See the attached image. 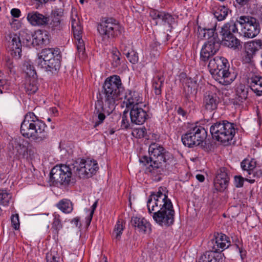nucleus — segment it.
Here are the masks:
<instances>
[{
    "label": "nucleus",
    "instance_id": "nucleus-1",
    "mask_svg": "<svg viewBox=\"0 0 262 262\" xmlns=\"http://www.w3.org/2000/svg\"><path fill=\"white\" fill-rule=\"evenodd\" d=\"M166 188L160 187L157 192H152L147 202L148 212L154 221L161 226L169 227L173 224L175 211L166 193Z\"/></svg>",
    "mask_w": 262,
    "mask_h": 262
},
{
    "label": "nucleus",
    "instance_id": "nucleus-2",
    "mask_svg": "<svg viewBox=\"0 0 262 262\" xmlns=\"http://www.w3.org/2000/svg\"><path fill=\"white\" fill-rule=\"evenodd\" d=\"M149 156H143L140 158V162L146 167L147 173H154L168 169L173 160L171 154L161 145L153 142L148 148Z\"/></svg>",
    "mask_w": 262,
    "mask_h": 262
},
{
    "label": "nucleus",
    "instance_id": "nucleus-3",
    "mask_svg": "<svg viewBox=\"0 0 262 262\" xmlns=\"http://www.w3.org/2000/svg\"><path fill=\"white\" fill-rule=\"evenodd\" d=\"M208 67L212 77L224 85L230 84L237 76L236 73L229 71V63L222 56H217L210 59Z\"/></svg>",
    "mask_w": 262,
    "mask_h": 262
},
{
    "label": "nucleus",
    "instance_id": "nucleus-4",
    "mask_svg": "<svg viewBox=\"0 0 262 262\" xmlns=\"http://www.w3.org/2000/svg\"><path fill=\"white\" fill-rule=\"evenodd\" d=\"M124 91V87L119 76L113 75L107 78L102 91L105 103L112 108L115 107L116 102L121 99L120 96Z\"/></svg>",
    "mask_w": 262,
    "mask_h": 262
},
{
    "label": "nucleus",
    "instance_id": "nucleus-5",
    "mask_svg": "<svg viewBox=\"0 0 262 262\" xmlns=\"http://www.w3.org/2000/svg\"><path fill=\"white\" fill-rule=\"evenodd\" d=\"M123 28L118 21L112 17L103 19L97 26V30L105 45L110 44L112 40L122 33Z\"/></svg>",
    "mask_w": 262,
    "mask_h": 262
},
{
    "label": "nucleus",
    "instance_id": "nucleus-6",
    "mask_svg": "<svg viewBox=\"0 0 262 262\" xmlns=\"http://www.w3.org/2000/svg\"><path fill=\"white\" fill-rule=\"evenodd\" d=\"M234 123L227 120L219 121L213 124L210 132L212 138L223 144H228L231 141L236 132Z\"/></svg>",
    "mask_w": 262,
    "mask_h": 262
},
{
    "label": "nucleus",
    "instance_id": "nucleus-7",
    "mask_svg": "<svg viewBox=\"0 0 262 262\" xmlns=\"http://www.w3.org/2000/svg\"><path fill=\"white\" fill-rule=\"evenodd\" d=\"M72 164L56 165L51 170L50 180L53 185L67 186L74 183Z\"/></svg>",
    "mask_w": 262,
    "mask_h": 262
},
{
    "label": "nucleus",
    "instance_id": "nucleus-8",
    "mask_svg": "<svg viewBox=\"0 0 262 262\" xmlns=\"http://www.w3.org/2000/svg\"><path fill=\"white\" fill-rule=\"evenodd\" d=\"M33 34L27 30L20 31L19 35L13 33L10 35V47L11 54L16 59H19L21 56L22 43L26 46L32 44Z\"/></svg>",
    "mask_w": 262,
    "mask_h": 262
},
{
    "label": "nucleus",
    "instance_id": "nucleus-9",
    "mask_svg": "<svg viewBox=\"0 0 262 262\" xmlns=\"http://www.w3.org/2000/svg\"><path fill=\"white\" fill-rule=\"evenodd\" d=\"M71 164L73 174L80 179L91 177L99 169L98 164L95 160L78 159Z\"/></svg>",
    "mask_w": 262,
    "mask_h": 262
},
{
    "label": "nucleus",
    "instance_id": "nucleus-10",
    "mask_svg": "<svg viewBox=\"0 0 262 262\" xmlns=\"http://www.w3.org/2000/svg\"><path fill=\"white\" fill-rule=\"evenodd\" d=\"M207 134L206 129L201 126L190 127L181 137L183 144L188 147L197 146L202 144L206 139Z\"/></svg>",
    "mask_w": 262,
    "mask_h": 262
},
{
    "label": "nucleus",
    "instance_id": "nucleus-11",
    "mask_svg": "<svg viewBox=\"0 0 262 262\" xmlns=\"http://www.w3.org/2000/svg\"><path fill=\"white\" fill-rule=\"evenodd\" d=\"M236 21L241 26V33L247 38H253L260 32L259 22L256 18L251 16H241Z\"/></svg>",
    "mask_w": 262,
    "mask_h": 262
},
{
    "label": "nucleus",
    "instance_id": "nucleus-12",
    "mask_svg": "<svg viewBox=\"0 0 262 262\" xmlns=\"http://www.w3.org/2000/svg\"><path fill=\"white\" fill-rule=\"evenodd\" d=\"M180 81L182 85L183 95L185 99V105L193 108L194 104L191 99L197 93L198 83L195 78L188 77L185 73L180 75Z\"/></svg>",
    "mask_w": 262,
    "mask_h": 262
},
{
    "label": "nucleus",
    "instance_id": "nucleus-13",
    "mask_svg": "<svg viewBox=\"0 0 262 262\" xmlns=\"http://www.w3.org/2000/svg\"><path fill=\"white\" fill-rule=\"evenodd\" d=\"M220 91L215 87L211 88L204 94L203 106L207 111L216 110L220 102Z\"/></svg>",
    "mask_w": 262,
    "mask_h": 262
},
{
    "label": "nucleus",
    "instance_id": "nucleus-14",
    "mask_svg": "<svg viewBox=\"0 0 262 262\" xmlns=\"http://www.w3.org/2000/svg\"><path fill=\"white\" fill-rule=\"evenodd\" d=\"M220 42L217 41L214 37H211L203 46L200 52V59L202 61L206 62L211 59L219 50Z\"/></svg>",
    "mask_w": 262,
    "mask_h": 262
},
{
    "label": "nucleus",
    "instance_id": "nucleus-15",
    "mask_svg": "<svg viewBox=\"0 0 262 262\" xmlns=\"http://www.w3.org/2000/svg\"><path fill=\"white\" fill-rule=\"evenodd\" d=\"M230 245L229 237L222 233H214L213 238L208 242L209 250L221 252Z\"/></svg>",
    "mask_w": 262,
    "mask_h": 262
},
{
    "label": "nucleus",
    "instance_id": "nucleus-16",
    "mask_svg": "<svg viewBox=\"0 0 262 262\" xmlns=\"http://www.w3.org/2000/svg\"><path fill=\"white\" fill-rule=\"evenodd\" d=\"M33 127V132L30 133V139H31L35 143H40L48 140L49 135L46 130L47 125L37 116Z\"/></svg>",
    "mask_w": 262,
    "mask_h": 262
},
{
    "label": "nucleus",
    "instance_id": "nucleus-17",
    "mask_svg": "<svg viewBox=\"0 0 262 262\" xmlns=\"http://www.w3.org/2000/svg\"><path fill=\"white\" fill-rule=\"evenodd\" d=\"M95 110L93 112V120L94 121V127H96L103 123L107 116H108L114 110L108 105V108L104 107L102 100H98L95 102Z\"/></svg>",
    "mask_w": 262,
    "mask_h": 262
},
{
    "label": "nucleus",
    "instance_id": "nucleus-18",
    "mask_svg": "<svg viewBox=\"0 0 262 262\" xmlns=\"http://www.w3.org/2000/svg\"><path fill=\"white\" fill-rule=\"evenodd\" d=\"M244 48L245 54L243 57V61L249 63L252 61L256 52L262 49V41L258 39L247 42L245 44Z\"/></svg>",
    "mask_w": 262,
    "mask_h": 262
},
{
    "label": "nucleus",
    "instance_id": "nucleus-19",
    "mask_svg": "<svg viewBox=\"0 0 262 262\" xmlns=\"http://www.w3.org/2000/svg\"><path fill=\"white\" fill-rule=\"evenodd\" d=\"M27 19L32 26L42 28L48 26L50 21L49 16L35 11L27 14Z\"/></svg>",
    "mask_w": 262,
    "mask_h": 262
},
{
    "label": "nucleus",
    "instance_id": "nucleus-20",
    "mask_svg": "<svg viewBox=\"0 0 262 262\" xmlns=\"http://www.w3.org/2000/svg\"><path fill=\"white\" fill-rule=\"evenodd\" d=\"M230 180L228 170L225 167H221L217 171L214 180L215 189L218 191H223L228 187Z\"/></svg>",
    "mask_w": 262,
    "mask_h": 262
},
{
    "label": "nucleus",
    "instance_id": "nucleus-21",
    "mask_svg": "<svg viewBox=\"0 0 262 262\" xmlns=\"http://www.w3.org/2000/svg\"><path fill=\"white\" fill-rule=\"evenodd\" d=\"M35 119L36 116L32 112H29L25 115L20 128V133L24 137L30 139V133L33 132L32 129Z\"/></svg>",
    "mask_w": 262,
    "mask_h": 262
},
{
    "label": "nucleus",
    "instance_id": "nucleus-22",
    "mask_svg": "<svg viewBox=\"0 0 262 262\" xmlns=\"http://www.w3.org/2000/svg\"><path fill=\"white\" fill-rule=\"evenodd\" d=\"M60 50L58 48H46L43 49L38 55V58L36 59V63L39 67L43 63L51 61L53 59L56 58L57 56H61Z\"/></svg>",
    "mask_w": 262,
    "mask_h": 262
},
{
    "label": "nucleus",
    "instance_id": "nucleus-23",
    "mask_svg": "<svg viewBox=\"0 0 262 262\" xmlns=\"http://www.w3.org/2000/svg\"><path fill=\"white\" fill-rule=\"evenodd\" d=\"M129 114L131 122L138 125L143 124L148 118L146 112L136 105L131 108Z\"/></svg>",
    "mask_w": 262,
    "mask_h": 262
},
{
    "label": "nucleus",
    "instance_id": "nucleus-24",
    "mask_svg": "<svg viewBox=\"0 0 262 262\" xmlns=\"http://www.w3.org/2000/svg\"><path fill=\"white\" fill-rule=\"evenodd\" d=\"M142 98L138 92L128 90L124 96V103L126 104L127 108L131 107L141 103Z\"/></svg>",
    "mask_w": 262,
    "mask_h": 262
},
{
    "label": "nucleus",
    "instance_id": "nucleus-25",
    "mask_svg": "<svg viewBox=\"0 0 262 262\" xmlns=\"http://www.w3.org/2000/svg\"><path fill=\"white\" fill-rule=\"evenodd\" d=\"M224 256L221 252L209 249L200 257L198 262H223Z\"/></svg>",
    "mask_w": 262,
    "mask_h": 262
},
{
    "label": "nucleus",
    "instance_id": "nucleus-26",
    "mask_svg": "<svg viewBox=\"0 0 262 262\" xmlns=\"http://www.w3.org/2000/svg\"><path fill=\"white\" fill-rule=\"evenodd\" d=\"M248 84L251 90L257 96H262V77L252 75L248 79Z\"/></svg>",
    "mask_w": 262,
    "mask_h": 262
},
{
    "label": "nucleus",
    "instance_id": "nucleus-27",
    "mask_svg": "<svg viewBox=\"0 0 262 262\" xmlns=\"http://www.w3.org/2000/svg\"><path fill=\"white\" fill-rule=\"evenodd\" d=\"M61 55L57 56L56 58L53 59L51 61L47 62H43L41 66L38 67L43 69L47 72L52 74L56 73L60 69L61 66Z\"/></svg>",
    "mask_w": 262,
    "mask_h": 262
},
{
    "label": "nucleus",
    "instance_id": "nucleus-28",
    "mask_svg": "<svg viewBox=\"0 0 262 262\" xmlns=\"http://www.w3.org/2000/svg\"><path fill=\"white\" fill-rule=\"evenodd\" d=\"M131 225L139 232L146 233L147 229L150 230V224L144 217L133 216L130 220Z\"/></svg>",
    "mask_w": 262,
    "mask_h": 262
},
{
    "label": "nucleus",
    "instance_id": "nucleus-29",
    "mask_svg": "<svg viewBox=\"0 0 262 262\" xmlns=\"http://www.w3.org/2000/svg\"><path fill=\"white\" fill-rule=\"evenodd\" d=\"M236 23V20H230L223 25L220 32L222 39L229 38V37L234 35V33L238 32Z\"/></svg>",
    "mask_w": 262,
    "mask_h": 262
},
{
    "label": "nucleus",
    "instance_id": "nucleus-30",
    "mask_svg": "<svg viewBox=\"0 0 262 262\" xmlns=\"http://www.w3.org/2000/svg\"><path fill=\"white\" fill-rule=\"evenodd\" d=\"M74 37L76 40L77 52L80 57L83 58L85 53V46L83 40L82 39V27H78L73 30Z\"/></svg>",
    "mask_w": 262,
    "mask_h": 262
},
{
    "label": "nucleus",
    "instance_id": "nucleus-31",
    "mask_svg": "<svg viewBox=\"0 0 262 262\" xmlns=\"http://www.w3.org/2000/svg\"><path fill=\"white\" fill-rule=\"evenodd\" d=\"M50 35L45 30H38L34 32L32 44L34 46L47 45L49 42Z\"/></svg>",
    "mask_w": 262,
    "mask_h": 262
},
{
    "label": "nucleus",
    "instance_id": "nucleus-32",
    "mask_svg": "<svg viewBox=\"0 0 262 262\" xmlns=\"http://www.w3.org/2000/svg\"><path fill=\"white\" fill-rule=\"evenodd\" d=\"M165 77L163 73L161 72H157L152 80V88L156 95H160L162 93V88L163 86Z\"/></svg>",
    "mask_w": 262,
    "mask_h": 262
},
{
    "label": "nucleus",
    "instance_id": "nucleus-33",
    "mask_svg": "<svg viewBox=\"0 0 262 262\" xmlns=\"http://www.w3.org/2000/svg\"><path fill=\"white\" fill-rule=\"evenodd\" d=\"M150 16L154 19H160L165 24L170 26L174 22V17L170 14L165 12H161L156 10H151L150 11Z\"/></svg>",
    "mask_w": 262,
    "mask_h": 262
},
{
    "label": "nucleus",
    "instance_id": "nucleus-34",
    "mask_svg": "<svg viewBox=\"0 0 262 262\" xmlns=\"http://www.w3.org/2000/svg\"><path fill=\"white\" fill-rule=\"evenodd\" d=\"M249 87L243 84H239L236 89V96L237 100L233 103L234 105H239V102H243L248 98Z\"/></svg>",
    "mask_w": 262,
    "mask_h": 262
},
{
    "label": "nucleus",
    "instance_id": "nucleus-35",
    "mask_svg": "<svg viewBox=\"0 0 262 262\" xmlns=\"http://www.w3.org/2000/svg\"><path fill=\"white\" fill-rule=\"evenodd\" d=\"M213 15L218 21L225 20L231 10L225 6H215L212 10Z\"/></svg>",
    "mask_w": 262,
    "mask_h": 262
},
{
    "label": "nucleus",
    "instance_id": "nucleus-36",
    "mask_svg": "<svg viewBox=\"0 0 262 262\" xmlns=\"http://www.w3.org/2000/svg\"><path fill=\"white\" fill-rule=\"evenodd\" d=\"M256 166V161L254 159H245L241 163V166L243 170L246 171L248 175L251 176L253 170Z\"/></svg>",
    "mask_w": 262,
    "mask_h": 262
},
{
    "label": "nucleus",
    "instance_id": "nucleus-37",
    "mask_svg": "<svg viewBox=\"0 0 262 262\" xmlns=\"http://www.w3.org/2000/svg\"><path fill=\"white\" fill-rule=\"evenodd\" d=\"M56 206L62 212L68 214L72 212L73 210V205L72 202L67 199H63L60 200Z\"/></svg>",
    "mask_w": 262,
    "mask_h": 262
},
{
    "label": "nucleus",
    "instance_id": "nucleus-38",
    "mask_svg": "<svg viewBox=\"0 0 262 262\" xmlns=\"http://www.w3.org/2000/svg\"><path fill=\"white\" fill-rule=\"evenodd\" d=\"M54 217L53 222L51 224V230L53 233L56 235H58L59 231L63 228V224L59 214L54 212L53 214Z\"/></svg>",
    "mask_w": 262,
    "mask_h": 262
},
{
    "label": "nucleus",
    "instance_id": "nucleus-39",
    "mask_svg": "<svg viewBox=\"0 0 262 262\" xmlns=\"http://www.w3.org/2000/svg\"><path fill=\"white\" fill-rule=\"evenodd\" d=\"M222 39L224 45L230 48L239 49V48L242 47L240 40L234 35L231 36L229 38H222Z\"/></svg>",
    "mask_w": 262,
    "mask_h": 262
},
{
    "label": "nucleus",
    "instance_id": "nucleus-40",
    "mask_svg": "<svg viewBox=\"0 0 262 262\" xmlns=\"http://www.w3.org/2000/svg\"><path fill=\"white\" fill-rule=\"evenodd\" d=\"M25 89L26 93L28 95H33L35 94L38 90L36 80L31 79L27 81L25 84Z\"/></svg>",
    "mask_w": 262,
    "mask_h": 262
},
{
    "label": "nucleus",
    "instance_id": "nucleus-41",
    "mask_svg": "<svg viewBox=\"0 0 262 262\" xmlns=\"http://www.w3.org/2000/svg\"><path fill=\"white\" fill-rule=\"evenodd\" d=\"M199 36L201 38H207L208 40L211 37H214L217 41L220 42V40L218 38V36L216 33H215V29H202L199 30Z\"/></svg>",
    "mask_w": 262,
    "mask_h": 262
},
{
    "label": "nucleus",
    "instance_id": "nucleus-42",
    "mask_svg": "<svg viewBox=\"0 0 262 262\" xmlns=\"http://www.w3.org/2000/svg\"><path fill=\"white\" fill-rule=\"evenodd\" d=\"M13 149L16 150L13 152L15 157H18L21 156L24 157L27 154V147L23 143L15 142Z\"/></svg>",
    "mask_w": 262,
    "mask_h": 262
},
{
    "label": "nucleus",
    "instance_id": "nucleus-43",
    "mask_svg": "<svg viewBox=\"0 0 262 262\" xmlns=\"http://www.w3.org/2000/svg\"><path fill=\"white\" fill-rule=\"evenodd\" d=\"M125 227V222L122 219H119L116 223V225L115 226L113 236L117 240H119L121 238V236L122 234V231L124 229Z\"/></svg>",
    "mask_w": 262,
    "mask_h": 262
},
{
    "label": "nucleus",
    "instance_id": "nucleus-44",
    "mask_svg": "<svg viewBox=\"0 0 262 262\" xmlns=\"http://www.w3.org/2000/svg\"><path fill=\"white\" fill-rule=\"evenodd\" d=\"M121 53L116 49H113L111 52V61L113 67L117 68L121 64Z\"/></svg>",
    "mask_w": 262,
    "mask_h": 262
},
{
    "label": "nucleus",
    "instance_id": "nucleus-45",
    "mask_svg": "<svg viewBox=\"0 0 262 262\" xmlns=\"http://www.w3.org/2000/svg\"><path fill=\"white\" fill-rule=\"evenodd\" d=\"M12 195L6 190H0V204L4 206L8 205Z\"/></svg>",
    "mask_w": 262,
    "mask_h": 262
},
{
    "label": "nucleus",
    "instance_id": "nucleus-46",
    "mask_svg": "<svg viewBox=\"0 0 262 262\" xmlns=\"http://www.w3.org/2000/svg\"><path fill=\"white\" fill-rule=\"evenodd\" d=\"M146 134V129L144 127L134 128L132 133L133 137L139 139L145 137Z\"/></svg>",
    "mask_w": 262,
    "mask_h": 262
},
{
    "label": "nucleus",
    "instance_id": "nucleus-47",
    "mask_svg": "<svg viewBox=\"0 0 262 262\" xmlns=\"http://www.w3.org/2000/svg\"><path fill=\"white\" fill-rule=\"evenodd\" d=\"M183 106L184 108L181 106L178 107L177 110V113L179 115L182 116L183 119H186L188 113V112H190L191 110H194V107L193 108L189 107L188 105H185V101L184 102Z\"/></svg>",
    "mask_w": 262,
    "mask_h": 262
},
{
    "label": "nucleus",
    "instance_id": "nucleus-48",
    "mask_svg": "<svg viewBox=\"0 0 262 262\" xmlns=\"http://www.w3.org/2000/svg\"><path fill=\"white\" fill-rule=\"evenodd\" d=\"M126 57L130 62L133 64L137 63L139 61V57L138 53L133 50L128 51L127 53H125Z\"/></svg>",
    "mask_w": 262,
    "mask_h": 262
},
{
    "label": "nucleus",
    "instance_id": "nucleus-49",
    "mask_svg": "<svg viewBox=\"0 0 262 262\" xmlns=\"http://www.w3.org/2000/svg\"><path fill=\"white\" fill-rule=\"evenodd\" d=\"M51 25V28L53 31H59L62 28L61 20L59 17H54L51 23L49 22Z\"/></svg>",
    "mask_w": 262,
    "mask_h": 262
},
{
    "label": "nucleus",
    "instance_id": "nucleus-50",
    "mask_svg": "<svg viewBox=\"0 0 262 262\" xmlns=\"http://www.w3.org/2000/svg\"><path fill=\"white\" fill-rule=\"evenodd\" d=\"M47 262H60L59 256L54 252H50L46 254Z\"/></svg>",
    "mask_w": 262,
    "mask_h": 262
},
{
    "label": "nucleus",
    "instance_id": "nucleus-51",
    "mask_svg": "<svg viewBox=\"0 0 262 262\" xmlns=\"http://www.w3.org/2000/svg\"><path fill=\"white\" fill-rule=\"evenodd\" d=\"M127 113L124 112L122 116L121 127L122 129H127L130 128V123L126 116Z\"/></svg>",
    "mask_w": 262,
    "mask_h": 262
},
{
    "label": "nucleus",
    "instance_id": "nucleus-52",
    "mask_svg": "<svg viewBox=\"0 0 262 262\" xmlns=\"http://www.w3.org/2000/svg\"><path fill=\"white\" fill-rule=\"evenodd\" d=\"M25 65L26 67L25 71L27 75L29 77H33L35 75H36V71L33 66L29 62H27Z\"/></svg>",
    "mask_w": 262,
    "mask_h": 262
},
{
    "label": "nucleus",
    "instance_id": "nucleus-53",
    "mask_svg": "<svg viewBox=\"0 0 262 262\" xmlns=\"http://www.w3.org/2000/svg\"><path fill=\"white\" fill-rule=\"evenodd\" d=\"M245 181V178H244L241 176H235L234 177L235 186L237 188L243 187Z\"/></svg>",
    "mask_w": 262,
    "mask_h": 262
},
{
    "label": "nucleus",
    "instance_id": "nucleus-54",
    "mask_svg": "<svg viewBox=\"0 0 262 262\" xmlns=\"http://www.w3.org/2000/svg\"><path fill=\"white\" fill-rule=\"evenodd\" d=\"M12 226L15 230L19 227V216L18 214L12 215L11 216Z\"/></svg>",
    "mask_w": 262,
    "mask_h": 262
},
{
    "label": "nucleus",
    "instance_id": "nucleus-55",
    "mask_svg": "<svg viewBox=\"0 0 262 262\" xmlns=\"http://www.w3.org/2000/svg\"><path fill=\"white\" fill-rule=\"evenodd\" d=\"M97 203H98V201H96L93 204V205L92 206V210L91 211V212L90 213V215L89 216H88V217L86 218V223H87V225H89L91 223V222L92 221V217H93V214H94V211L96 209V208L97 207Z\"/></svg>",
    "mask_w": 262,
    "mask_h": 262
},
{
    "label": "nucleus",
    "instance_id": "nucleus-56",
    "mask_svg": "<svg viewBox=\"0 0 262 262\" xmlns=\"http://www.w3.org/2000/svg\"><path fill=\"white\" fill-rule=\"evenodd\" d=\"M6 66L8 68V69H9L10 72H13V61L12 60V59H10V58H6Z\"/></svg>",
    "mask_w": 262,
    "mask_h": 262
},
{
    "label": "nucleus",
    "instance_id": "nucleus-57",
    "mask_svg": "<svg viewBox=\"0 0 262 262\" xmlns=\"http://www.w3.org/2000/svg\"><path fill=\"white\" fill-rule=\"evenodd\" d=\"M21 12L19 9L13 8L11 10V14L15 18H18L20 16Z\"/></svg>",
    "mask_w": 262,
    "mask_h": 262
},
{
    "label": "nucleus",
    "instance_id": "nucleus-58",
    "mask_svg": "<svg viewBox=\"0 0 262 262\" xmlns=\"http://www.w3.org/2000/svg\"><path fill=\"white\" fill-rule=\"evenodd\" d=\"M54 17H58L62 16L63 10L61 9H55L52 11Z\"/></svg>",
    "mask_w": 262,
    "mask_h": 262
},
{
    "label": "nucleus",
    "instance_id": "nucleus-59",
    "mask_svg": "<svg viewBox=\"0 0 262 262\" xmlns=\"http://www.w3.org/2000/svg\"><path fill=\"white\" fill-rule=\"evenodd\" d=\"M160 38L162 39V41L163 42L166 43L170 39L171 36L169 34L164 32L160 35Z\"/></svg>",
    "mask_w": 262,
    "mask_h": 262
},
{
    "label": "nucleus",
    "instance_id": "nucleus-60",
    "mask_svg": "<svg viewBox=\"0 0 262 262\" xmlns=\"http://www.w3.org/2000/svg\"><path fill=\"white\" fill-rule=\"evenodd\" d=\"M251 175L252 176L253 178H259L260 177H262V170L259 169L257 171L253 170V172L252 173Z\"/></svg>",
    "mask_w": 262,
    "mask_h": 262
},
{
    "label": "nucleus",
    "instance_id": "nucleus-61",
    "mask_svg": "<svg viewBox=\"0 0 262 262\" xmlns=\"http://www.w3.org/2000/svg\"><path fill=\"white\" fill-rule=\"evenodd\" d=\"M71 25L72 30H74L76 28H77L78 27H80L81 26L79 25V22L76 20V19L72 18L71 20Z\"/></svg>",
    "mask_w": 262,
    "mask_h": 262
},
{
    "label": "nucleus",
    "instance_id": "nucleus-62",
    "mask_svg": "<svg viewBox=\"0 0 262 262\" xmlns=\"http://www.w3.org/2000/svg\"><path fill=\"white\" fill-rule=\"evenodd\" d=\"M251 0H235L236 2L241 6L243 7L247 5Z\"/></svg>",
    "mask_w": 262,
    "mask_h": 262
},
{
    "label": "nucleus",
    "instance_id": "nucleus-63",
    "mask_svg": "<svg viewBox=\"0 0 262 262\" xmlns=\"http://www.w3.org/2000/svg\"><path fill=\"white\" fill-rule=\"evenodd\" d=\"M80 222V217H76L74 218L71 222V223H74L76 227H80L81 226L80 224H79Z\"/></svg>",
    "mask_w": 262,
    "mask_h": 262
},
{
    "label": "nucleus",
    "instance_id": "nucleus-64",
    "mask_svg": "<svg viewBox=\"0 0 262 262\" xmlns=\"http://www.w3.org/2000/svg\"><path fill=\"white\" fill-rule=\"evenodd\" d=\"M196 179L200 182H203L205 180V177L203 174H198L196 176Z\"/></svg>",
    "mask_w": 262,
    "mask_h": 262
}]
</instances>
